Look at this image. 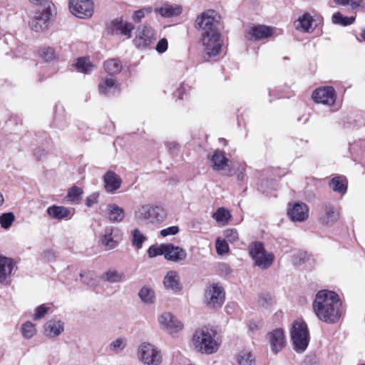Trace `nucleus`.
<instances>
[{"mask_svg": "<svg viewBox=\"0 0 365 365\" xmlns=\"http://www.w3.org/2000/svg\"><path fill=\"white\" fill-rule=\"evenodd\" d=\"M220 19L217 11L207 9L198 15L195 21V27L201 32L202 45L210 57L219 54L222 48L218 29Z\"/></svg>", "mask_w": 365, "mask_h": 365, "instance_id": "f257e3e1", "label": "nucleus"}, {"mask_svg": "<svg viewBox=\"0 0 365 365\" xmlns=\"http://www.w3.org/2000/svg\"><path fill=\"white\" fill-rule=\"evenodd\" d=\"M313 309L317 317L328 324L337 322L343 312L342 303L334 292L322 290L313 302Z\"/></svg>", "mask_w": 365, "mask_h": 365, "instance_id": "f03ea898", "label": "nucleus"}, {"mask_svg": "<svg viewBox=\"0 0 365 365\" xmlns=\"http://www.w3.org/2000/svg\"><path fill=\"white\" fill-rule=\"evenodd\" d=\"M192 342L195 349L202 354L215 353L219 348L215 331L208 327L196 330L192 337Z\"/></svg>", "mask_w": 365, "mask_h": 365, "instance_id": "7ed1b4c3", "label": "nucleus"}, {"mask_svg": "<svg viewBox=\"0 0 365 365\" xmlns=\"http://www.w3.org/2000/svg\"><path fill=\"white\" fill-rule=\"evenodd\" d=\"M166 216V211L163 207L151 205H143L138 207L134 214L135 220L140 223L160 222Z\"/></svg>", "mask_w": 365, "mask_h": 365, "instance_id": "20e7f679", "label": "nucleus"}, {"mask_svg": "<svg viewBox=\"0 0 365 365\" xmlns=\"http://www.w3.org/2000/svg\"><path fill=\"white\" fill-rule=\"evenodd\" d=\"M290 335L295 351L299 353L304 351L309 341V334L307 324L301 320L294 321L292 324Z\"/></svg>", "mask_w": 365, "mask_h": 365, "instance_id": "39448f33", "label": "nucleus"}, {"mask_svg": "<svg viewBox=\"0 0 365 365\" xmlns=\"http://www.w3.org/2000/svg\"><path fill=\"white\" fill-rule=\"evenodd\" d=\"M249 252L254 261V264L262 269H269L274 261V254L267 252L262 242L252 243L249 247Z\"/></svg>", "mask_w": 365, "mask_h": 365, "instance_id": "423d86ee", "label": "nucleus"}, {"mask_svg": "<svg viewBox=\"0 0 365 365\" xmlns=\"http://www.w3.org/2000/svg\"><path fill=\"white\" fill-rule=\"evenodd\" d=\"M225 301V292L222 287L217 283L207 286L204 297V304L211 309H217L222 307Z\"/></svg>", "mask_w": 365, "mask_h": 365, "instance_id": "0eeeda50", "label": "nucleus"}, {"mask_svg": "<svg viewBox=\"0 0 365 365\" xmlns=\"http://www.w3.org/2000/svg\"><path fill=\"white\" fill-rule=\"evenodd\" d=\"M138 359L146 365H159L162 362L160 351L150 343H143L138 349Z\"/></svg>", "mask_w": 365, "mask_h": 365, "instance_id": "6e6552de", "label": "nucleus"}, {"mask_svg": "<svg viewBox=\"0 0 365 365\" xmlns=\"http://www.w3.org/2000/svg\"><path fill=\"white\" fill-rule=\"evenodd\" d=\"M69 9L78 18H89L93 14V2L92 0H70Z\"/></svg>", "mask_w": 365, "mask_h": 365, "instance_id": "1a4fd4ad", "label": "nucleus"}, {"mask_svg": "<svg viewBox=\"0 0 365 365\" xmlns=\"http://www.w3.org/2000/svg\"><path fill=\"white\" fill-rule=\"evenodd\" d=\"M49 9L50 6L49 3H48V6L46 10L39 11L34 14L29 23L31 30L36 32H41L48 28L51 16Z\"/></svg>", "mask_w": 365, "mask_h": 365, "instance_id": "9d476101", "label": "nucleus"}, {"mask_svg": "<svg viewBox=\"0 0 365 365\" xmlns=\"http://www.w3.org/2000/svg\"><path fill=\"white\" fill-rule=\"evenodd\" d=\"M312 98L317 103L331 106L336 100L335 91L331 86L317 88L313 92Z\"/></svg>", "mask_w": 365, "mask_h": 365, "instance_id": "9b49d317", "label": "nucleus"}, {"mask_svg": "<svg viewBox=\"0 0 365 365\" xmlns=\"http://www.w3.org/2000/svg\"><path fill=\"white\" fill-rule=\"evenodd\" d=\"M159 323L169 334H173L183 328V324L170 312L163 313L159 318Z\"/></svg>", "mask_w": 365, "mask_h": 365, "instance_id": "f8f14e48", "label": "nucleus"}, {"mask_svg": "<svg viewBox=\"0 0 365 365\" xmlns=\"http://www.w3.org/2000/svg\"><path fill=\"white\" fill-rule=\"evenodd\" d=\"M134 26L131 23L125 22L122 20L115 19L107 25V30L111 34H122L130 38L131 32Z\"/></svg>", "mask_w": 365, "mask_h": 365, "instance_id": "ddd939ff", "label": "nucleus"}, {"mask_svg": "<svg viewBox=\"0 0 365 365\" xmlns=\"http://www.w3.org/2000/svg\"><path fill=\"white\" fill-rule=\"evenodd\" d=\"M120 230L117 227L113 226L106 227L104 233L101 237V244L107 250H113L118 245V233Z\"/></svg>", "mask_w": 365, "mask_h": 365, "instance_id": "4468645a", "label": "nucleus"}, {"mask_svg": "<svg viewBox=\"0 0 365 365\" xmlns=\"http://www.w3.org/2000/svg\"><path fill=\"white\" fill-rule=\"evenodd\" d=\"M267 339L270 344L271 350L274 354H277L285 346V336L282 329H276L269 332Z\"/></svg>", "mask_w": 365, "mask_h": 365, "instance_id": "2eb2a0df", "label": "nucleus"}, {"mask_svg": "<svg viewBox=\"0 0 365 365\" xmlns=\"http://www.w3.org/2000/svg\"><path fill=\"white\" fill-rule=\"evenodd\" d=\"M154 36V30L150 26H143L138 28L135 41L138 47L145 48L151 43Z\"/></svg>", "mask_w": 365, "mask_h": 365, "instance_id": "dca6fc26", "label": "nucleus"}, {"mask_svg": "<svg viewBox=\"0 0 365 365\" xmlns=\"http://www.w3.org/2000/svg\"><path fill=\"white\" fill-rule=\"evenodd\" d=\"M287 214L292 221L303 222L309 217V208L305 203L296 202L289 209Z\"/></svg>", "mask_w": 365, "mask_h": 365, "instance_id": "f3484780", "label": "nucleus"}, {"mask_svg": "<svg viewBox=\"0 0 365 365\" xmlns=\"http://www.w3.org/2000/svg\"><path fill=\"white\" fill-rule=\"evenodd\" d=\"M187 252L183 248L175 246L170 243L167 244L165 250V259L175 262L184 260L187 257Z\"/></svg>", "mask_w": 365, "mask_h": 365, "instance_id": "a211bd4d", "label": "nucleus"}, {"mask_svg": "<svg viewBox=\"0 0 365 365\" xmlns=\"http://www.w3.org/2000/svg\"><path fill=\"white\" fill-rule=\"evenodd\" d=\"M339 218V213L334 206L330 203H324L319 220L323 225H332Z\"/></svg>", "mask_w": 365, "mask_h": 365, "instance_id": "6ab92c4d", "label": "nucleus"}, {"mask_svg": "<svg viewBox=\"0 0 365 365\" xmlns=\"http://www.w3.org/2000/svg\"><path fill=\"white\" fill-rule=\"evenodd\" d=\"M104 187L108 192H113L120 188L122 180L113 171H108L103 178Z\"/></svg>", "mask_w": 365, "mask_h": 365, "instance_id": "aec40b11", "label": "nucleus"}, {"mask_svg": "<svg viewBox=\"0 0 365 365\" xmlns=\"http://www.w3.org/2000/svg\"><path fill=\"white\" fill-rule=\"evenodd\" d=\"M107 217L113 223H118L125 217V210L116 204H109L107 206Z\"/></svg>", "mask_w": 365, "mask_h": 365, "instance_id": "412c9836", "label": "nucleus"}, {"mask_svg": "<svg viewBox=\"0 0 365 365\" xmlns=\"http://www.w3.org/2000/svg\"><path fill=\"white\" fill-rule=\"evenodd\" d=\"M163 284L167 289L180 291L182 286L180 283V277L176 271H169L164 277Z\"/></svg>", "mask_w": 365, "mask_h": 365, "instance_id": "4be33fe9", "label": "nucleus"}, {"mask_svg": "<svg viewBox=\"0 0 365 365\" xmlns=\"http://www.w3.org/2000/svg\"><path fill=\"white\" fill-rule=\"evenodd\" d=\"M156 11L163 17L170 18L179 16L182 13V7L175 4L164 3L156 9Z\"/></svg>", "mask_w": 365, "mask_h": 365, "instance_id": "5701e85b", "label": "nucleus"}, {"mask_svg": "<svg viewBox=\"0 0 365 365\" xmlns=\"http://www.w3.org/2000/svg\"><path fill=\"white\" fill-rule=\"evenodd\" d=\"M46 335L48 337H56L64 330L63 323L60 320H50L44 327Z\"/></svg>", "mask_w": 365, "mask_h": 365, "instance_id": "b1692460", "label": "nucleus"}, {"mask_svg": "<svg viewBox=\"0 0 365 365\" xmlns=\"http://www.w3.org/2000/svg\"><path fill=\"white\" fill-rule=\"evenodd\" d=\"M48 215L53 219L62 220L71 215L70 209L63 206L52 205L46 210Z\"/></svg>", "mask_w": 365, "mask_h": 365, "instance_id": "393cba45", "label": "nucleus"}, {"mask_svg": "<svg viewBox=\"0 0 365 365\" xmlns=\"http://www.w3.org/2000/svg\"><path fill=\"white\" fill-rule=\"evenodd\" d=\"M101 93L106 96H110V93L118 92V85L115 83V80L113 78H106L98 86Z\"/></svg>", "mask_w": 365, "mask_h": 365, "instance_id": "a878e982", "label": "nucleus"}, {"mask_svg": "<svg viewBox=\"0 0 365 365\" xmlns=\"http://www.w3.org/2000/svg\"><path fill=\"white\" fill-rule=\"evenodd\" d=\"M250 34L254 36L256 39L260 40L272 36L274 29L269 26L259 25L252 27Z\"/></svg>", "mask_w": 365, "mask_h": 365, "instance_id": "bb28decb", "label": "nucleus"}, {"mask_svg": "<svg viewBox=\"0 0 365 365\" xmlns=\"http://www.w3.org/2000/svg\"><path fill=\"white\" fill-rule=\"evenodd\" d=\"M101 278L103 280L110 283H118L124 281L125 276L123 272L110 269L103 274Z\"/></svg>", "mask_w": 365, "mask_h": 365, "instance_id": "cd10ccee", "label": "nucleus"}, {"mask_svg": "<svg viewBox=\"0 0 365 365\" xmlns=\"http://www.w3.org/2000/svg\"><path fill=\"white\" fill-rule=\"evenodd\" d=\"M211 162L212 163L213 169L220 170L225 168L229 160L224 155L223 152L216 150L214 152V154L211 158Z\"/></svg>", "mask_w": 365, "mask_h": 365, "instance_id": "c85d7f7f", "label": "nucleus"}, {"mask_svg": "<svg viewBox=\"0 0 365 365\" xmlns=\"http://www.w3.org/2000/svg\"><path fill=\"white\" fill-rule=\"evenodd\" d=\"M329 186L333 191L344 195L347 190L346 180L344 177L336 176L329 182Z\"/></svg>", "mask_w": 365, "mask_h": 365, "instance_id": "c756f323", "label": "nucleus"}, {"mask_svg": "<svg viewBox=\"0 0 365 365\" xmlns=\"http://www.w3.org/2000/svg\"><path fill=\"white\" fill-rule=\"evenodd\" d=\"M312 16L309 14H304L295 21V28L302 31L309 32L312 27Z\"/></svg>", "mask_w": 365, "mask_h": 365, "instance_id": "7c9ffc66", "label": "nucleus"}, {"mask_svg": "<svg viewBox=\"0 0 365 365\" xmlns=\"http://www.w3.org/2000/svg\"><path fill=\"white\" fill-rule=\"evenodd\" d=\"M12 270V264L10 259L0 257V282L5 279Z\"/></svg>", "mask_w": 365, "mask_h": 365, "instance_id": "2f4dec72", "label": "nucleus"}, {"mask_svg": "<svg viewBox=\"0 0 365 365\" xmlns=\"http://www.w3.org/2000/svg\"><path fill=\"white\" fill-rule=\"evenodd\" d=\"M138 296L142 302L145 304H153L155 302V292L150 287H143L138 292Z\"/></svg>", "mask_w": 365, "mask_h": 365, "instance_id": "473e14b6", "label": "nucleus"}, {"mask_svg": "<svg viewBox=\"0 0 365 365\" xmlns=\"http://www.w3.org/2000/svg\"><path fill=\"white\" fill-rule=\"evenodd\" d=\"M76 68L79 72L88 73L93 69L94 66L91 63L89 58L82 57L78 59Z\"/></svg>", "mask_w": 365, "mask_h": 365, "instance_id": "72a5a7b5", "label": "nucleus"}, {"mask_svg": "<svg viewBox=\"0 0 365 365\" xmlns=\"http://www.w3.org/2000/svg\"><path fill=\"white\" fill-rule=\"evenodd\" d=\"M105 71L111 75L118 73L122 69V65L117 59H110L104 63Z\"/></svg>", "mask_w": 365, "mask_h": 365, "instance_id": "f704fd0d", "label": "nucleus"}, {"mask_svg": "<svg viewBox=\"0 0 365 365\" xmlns=\"http://www.w3.org/2000/svg\"><path fill=\"white\" fill-rule=\"evenodd\" d=\"M212 217L219 223L225 225L230 219V212L224 207H220L212 214Z\"/></svg>", "mask_w": 365, "mask_h": 365, "instance_id": "c9c22d12", "label": "nucleus"}, {"mask_svg": "<svg viewBox=\"0 0 365 365\" xmlns=\"http://www.w3.org/2000/svg\"><path fill=\"white\" fill-rule=\"evenodd\" d=\"M355 17H346L344 16L341 13L336 12L332 16V21L335 24H339L341 26H349L354 23Z\"/></svg>", "mask_w": 365, "mask_h": 365, "instance_id": "e433bc0d", "label": "nucleus"}, {"mask_svg": "<svg viewBox=\"0 0 365 365\" xmlns=\"http://www.w3.org/2000/svg\"><path fill=\"white\" fill-rule=\"evenodd\" d=\"M145 240L146 237L138 229H135L133 231H132V245L137 250L142 248L143 244Z\"/></svg>", "mask_w": 365, "mask_h": 365, "instance_id": "4c0bfd02", "label": "nucleus"}, {"mask_svg": "<svg viewBox=\"0 0 365 365\" xmlns=\"http://www.w3.org/2000/svg\"><path fill=\"white\" fill-rule=\"evenodd\" d=\"M167 244L160 245H152L148 250V255L153 258L158 255H163L165 257V250Z\"/></svg>", "mask_w": 365, "mask_h": 365, "instance_id": "58836bf2", "label": "nucleus"}, {"mask_svg": "<svg viewBox=\"0 0 365 365\" xmlns=\"http://www.w3.org/2000/svg\"><path fill=\"white\" fill-rule=\"evenodd\" d=\"M238 363L240 365H255V357L251 352L242 351L238 356Z\"/></svg>", "mask_w": 365, "mask_h": 365, "instance_id": "ea45409f", "label": "nucleus"}, {"mask_svg": "<svg viewBox=\"0 0 365 365\" xmlns=\"http://www.w3.org/2000/svg\"><path fill=\"white\" fill-rule=\"evenodd\" d=\"M15 220L13 212H6L0 216V225L4 229H9Z\"/></svg>", "mask_w": 365, "mask_h": 365, "instance_id": "a19ab883", "label": "nucleus"}, {"mask_svg": "<svg viewBox=\"0 0 365 365\" xmlns=\"http://www.w3.org/2000/svg\"><path fill=\"white\" fill-rule=\"evenodd\" d=\"M126 346V339L119 337L109 344V350L113 352L122 351Z\"/></svg>", "mask_w": 365, "mask_h": 365, "instance_id": "79ce46f5", "label": "nucleus"}, {"mask_svg": "<svg viewBox=\"0 0 365 365\" xmlns=\"http://www.w3.org/2000/svg\"><path fill=\"white\" fill-rule=\"evenodd\" d=\"M21 331L25 338L31 339L36 333L35 325L30 322H26L22 325Z\"/></svg>", "mask_w": 365, "mask_h": 365, "instance_id": "37998d69", "label": "nucleus"}, {"mask_svg": "<svg viewBox=\"0 0 365 365\" xmlns=\"http://www.w3.org/2000/svg\"><path fill=\"white\" fill-rule=\"evenodd\" d=\"M308 259V255L306 252L299 251L292 256V262L294 265L299 266Z\"/></svg>", "mask_w": 365, "mask_h": 365, "instance_id": "c03bdc74", "label": "nucleus"}, {"mask_svg": "<svg viewBox=\"0 0 365 365\" xmlns=\"http://www.w3.org/2000/svg\"><path fill=\"white\" fill-rule=\"evenodd\" d=\"M82 194V189L77 186H73L69 189L67 194V198L68 200L72 202L78 201L81 199Z\"/></svg>", "mask_w": 365, "mask_h": 365, "instance_id": "a18cd8bd", "label": "nucleus"}, {"mask_svg": "<svg viewBox=\"0 0 365 365\" xmlns=\"http://www.w3.org/2000/svg\"><path fill=\"white\" fill-rule=\"evenodd\" d=\"M225 240L227 242L234 243L239 239V235L236 229H227L224 232Z\"/></svg>", "mask_w": 365, "mask_h": 365, "instance_id": "49530a36", "label": "nucleus"}, {"mask_svg": "<svg viewBox=\"0 0 365 365\" xmlns=\"http://www.w3.org/2000/svg\"><path fill=\"white\" fill-rule=\"evenodd\" d=\"M215 246L217 254L220 255H224L229 251L228 244L225 240H221L220 239H217Z\"/></svg>", "mask_w": 365, "mask_h": 365, "instance_id": "de8ad7c7", "label": "nucleus"}, {"mask_svg": "<svg viewBox=\"0 0 365 365\" xmlns=\"http://www.w3.org/2000/svg\"><path fill=\"white\" fill-rule=\"evenodd\" d=\"M41 56L46 61H51L55 58V52L53 48L51 47L44 48L41 51Z\"/></svg>", "mask_w": 365, "mask_h": 365, "instance_id": "09e8293b", "label": "nucleus"}, {"mask_svg": "<svg viewBox=\"0 0 365 365\" xmlns=\"http://www.w3.org/2000/svg\"><path fill=\"white\" fill-rule=\"evenodd\" d=\"M80 277L82 279V282L83 283L89 284L91 281L95 279L96 274L91 271H84L80 273Z\"/></svg>", "mask_w": 365, "mask_h": 365, "instance_id": "8fccbe9b", "label": "nucleus"}, {"mask_svg": "<svg viewBox=\"0 0 365 365\" xmlns=\"http://www.w3.org/2000/svg\"><path fill=\"white\" fill-rule=\"evenodd\" d=\"M179 232V227L178 226H171L165 229L160 230V235L163 237H167L168 235H175Z\"/></svg>", "mask_w": 365, "mask_h": 365, "instance_id": "3c124183", "label": "nucleus"}, {"mask_svg": "<svg viewBox=\"0 0 365 365\" xmlns=\"http://www.w3.org/2000/svg\"><path fill=\"white\" fill-rule=\"evenodd\" d=\"M99 195L98 192H93L89 196L87 197L86 200V205L87 207H90L92 205L96 204L98 202V198Z\"/></svg>", "mask_w": 365, "mask_h": 365, "instance_id": "603ef678", "label": "nucleus"}, {"mask_svg": "<svg viewBox=\"0 0 365 365\" xmlns=\"http://www.w3.org/2000/svg\"><path fill=\"white\" fill-rule=\"evenodd\" d=\"M168 49V41L165 38L160 39L156 46V51L160 53H163L165 52Z\"/></svg>", "mask_w": 365, "mask_h": 365, "instance_id": "864d4df0", "label": "nucleus"}, {"mask_svg": "<svg viewBox=\"0 0 365 365\" xmlns=\"http://www.w3.org/2000/svg\"><path fill=\"white\" fill-rule=\"evenodd\" d=\"M48 308L44 305H41L36 308V313L34 315L35 319H38L43 317L45 314L48 312Z\"/></svg>", "mask_w": 365, "mask_h": 365, "instance_id": "5fc2aeb1", "label": "nucleus"}, {"mask_svg": "<svg viewBox=\"0 0 365 365\" xmlns=\"http://www.w3.org/2000/svg\"><path fill=\"white\" fill-rule=\"evenodd\" d=\"M145 9L136 11L133 15V19L136 22H139L145 16Z\"/></svg>", "mask_w": 365, "mask_h": 365, "instance_id": "6e6d98bb", "label": "nucleus"}, {"mask_svg": "<svg viewBox=\"0 0 365 365\" xmlns=\"http://www.w3.org/2000/svg\"><path fill=\"white\" fill-rule=\"evenodd\" d=\"M262 322L259 321L257 322H250L249 324V328L251 331H255L257 330H259L262 328Z\"/></svg>", "mask_w": 365, "mask_h": 365, "instance_id": "4d7b16f0", "label": "nucleus"}, {"mask_svg": "<svg viewBox=\"0 0 365 365\" xmlns=\"http://www.w3.org/2000/svg\"><path fill=\"white\" fill-rule=\"evenodd\" d=\"M34 155L37 160H41L45 155V150L43 148H38L35 149Z\"/></svg>", "mask_w": 365, "mask_h": 365, "instance_id": "13d9d810", "label": "nucleus"}, {"mask_svg": "<svg viewBox=\"0 0 365 365\" xmlns=\"http://www.w3.org/2000/svg\"><path fill=\"white\" fill-rule=\"evenodd\" d=\"M361 2V0H349V3L351 4V6L352 9H355L359 6Z\"/></svg>", "mask_w": 365, "mask_h": 365, "instance_id": "bf43d9fd", "label": "nucleus"}, {"mask_svg": "<svg viewBox=\"0 0 365 365\" xmlns=\"http://www.w3.org/2000/svg\"><path fill=\"white\" fill-rule=\"evenodd\" d=\"M269 301H271V298L270 297H269L268 299L267 298H264V297H260L259 299V303L261 305L264 306L265 304H268L269 303Z\"/></svg>", "mask_w": 365, "mask_h": 365, "instance_id": "052dcab7", "label": "nucleus"}, {"mask_svg": "<svg viewBox=\"0 0 365 365\" xmlns=\"http://www.w3.org/2000/svg\"><path fill=\"white\" fill-rule=\"evenodd\" d=\"M177 143L175 142L168 143L167 146L170 150H174L177 147Z\"/></svg>", "mask_w": 365, "mask_h": 365, "instance_id": "680f3d73", "label": "nucleus"}, {"mask_svg": "<svg viewBox=\"0 0 365 365\" xmlns=\"http://www.w3.org/2000/svg\"><path fill=\"white\" fill-rule=\"evenodd\" d=\"M334 1L338 4L346 5L349 4V0H334Z\"/></svg>", "mask_w": 365, "mask_h": 365, "instance_id": "e2e57ef3", "label": "nucleus"}, {"mask_svg": "<svg viewBox=\"0 0 365 365\" xmlns=\"http://www.w3.org/2000/svg\"><path fill=\"white\" fill-rule=\"evenodd\" d=\"M4 202V196H3L2 193L0 192V206L2 205Z\"/></svg>", "mask_w": 365, "mask_h": 365, "instance_id": "0e129e2a", "label": "nucleus"}, {"mask_svg": "<svg viewBox=\"0 0 365 365\" xmlns=\"http://www.w3.org/2000/svg\"><path fill=\"white\" fill-rule=\"evenodd\" d=\"M361 36L365 41V29L361 33Z\"/></svg>", "mask_w": 365, "mask_h": 365, "instance_id": "69168bd1", "label": "nucleus"}, {"mask_svg": "<svg viewBox=\"0 0 365 365\" xmlns=\"http://www.w3.org/2000/svg\"><path fill=\"white\" fill-rule=\"evenodd\" d=\"M181 91H182V88H180L178 91V93H179V95L181 94Z\"/></svg>", "mask_w": 365, "mask_h": 365, "instance_id": "338daca9", "label": "nucleus"}, {"mask_svg": "<svg viewBox=\"0 0 365 365\" xmlns=\"http://www.w3.org/2000/svg\"><path fill=\"white\" fill-rule=\"evenodd\" d=\"M361 365H365V364H361Z\"/></svg>", "mask_w": 365, "mask_h": 365, "instance_id": "774afa93", "label": "nucleus"}]
</instances>
